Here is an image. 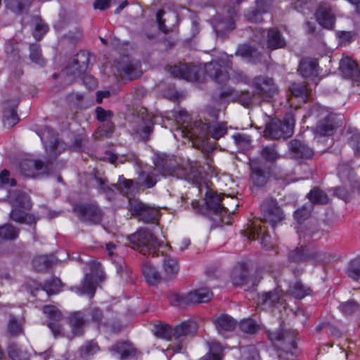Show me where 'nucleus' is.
Returning <instances> with one entry per match:
<instances>
[{"label":"nucleus","mask_w":360,"mask_h":360,"mask_svg":"<svg viewBox=\"0 0 360 360\" xmlns=\"http://www.w3.org/2000/svg\"><path fill=\"white\" fill-rule=\"evenodd\" d=\"M7 329L12 336H17L22 331V324L14 317H11L8 323Z\"/></svg>","instance_id":"obj_59"},{"label":"nucleus","mask_w":360,"mask_h":360,"mask_svg":"<svg viewBox=\"0 0 360 360\" xmlns=\"http://www.w3.org/2000/svg\"><path fill=\"white\" fill-rule=\"evenodd\" d=\"M286 292L297 299H302L310 293L311 289L300 281H296L289 285Z\"/></svg>","instance_id":"obj_37"},{"label":"nucleus","mask_w":360,"mask_h":360,"mask_svg":"<svg viewBox=\"0 0 360 360\" xmlns=\"http://www.w3.org/2000/svg\"><path fill=\"white\" fill-rule=\"evenodd\" d=\"M8 354L12 360H29L30 358L28 352L22 350L15 344H11L8 346Z\"/></svg>","instance_id":"obj_42"},{"label":"nucleus","mask_w":360,"mask_h":360,"mask_svg":"<svg viewBox=\"0 0 360 360\" xmlns=\"http://www.w3.org/2000/svg\"><path fill=\"white\" fill-rule=\"evenodd\" d=\"M212 296L213 294L209 288H202L186 295L172 294L169 301L173 306L183 307L188 304L207 302L212 299Z\"/></svg>","instance_id":"obj_8"},{"label":"nucleus","mask_w":360,"mask_h":360,"mask_svg":"<svg viewBox=\"0 0 360 360\" xmlns=\"http://www.w3.org/2000/svg\"><path fill=\"white\" fill-rule=\"evenodd\" d=\"M30 58L31 60L37 64L42 65L44 60L41 58L40 47L39 44H34L30 46Z\"/></svg>","instance_id":"obj_60"},{"label":"nucleus","mask_w":360,"mask_h":360,"mask_svg":"<svg viewBox=\"0 0 360 360\" xmlns=\"http://www.w3.org/2000/svg\"><path fill=\"white\" fill-rule=\"evenodd\" d=\"M68 322L74 336H80L83 334L86 322L83 312L77 311L71 313L68 317Z\"/></svg>","instance_id":"obj_30"},{"label":"nucleus","mask_w":360,"mask_h":360,"mask_svg":"<svg viewBox=\"0 0 360 360\" xmlns=\"http://www.w3.org/2000/svg\"><path fill=\"white\" fill-rule=\"evenodd\" d=\"M99 350L97 342L91 340L87 342L81 348V354L82 356H91L96 354Z\"/></svg>","instance_id":"obj_62"},{"label":"nucleus","mask_w":360,"mask_h":360,"mask_svg":"<svg viewBox=\"0 0 360 360\" xmlns=\"http://www.w3.org/2000/svg\"><path fill=\"white\" fill-rule=\"evenodd\" d=\"M239 102L244 106H249L250 105L260 101L258 99L256 93L254 91L253 94L249 91L243 92L238 98Z\"/></svg>","instance_id":"obj_58"},{"label":"nucleus","mask_w":360,"mask_h":360,"mask_svg":"<svg viewBox=\"0 0 360 360\" xmlns=\"http://www.w3.org/2000/svg\"><path fill=\"white\" fill-rule=\"evenodd\" d=\"M291 94L301 99L303 103L307 102L308 98V92L305 85L302 84H292L290 87Z\"/></svg>","instance_id":"obj_48"},{"label":"nucleus","mask_w":360,"mask_h":360,"mask_svg":"<svg viewBox=\"0 0 360 360\" xmlns=\"http://www.w3.org/2000/svg\"><path fill=\"white\" fill-rule=\"evenodd\" d=\"M260 155L267 162H274L280 158L276 144L263 146L260 150Z\"/></svg>","instance_id":"obj_41"},{"label":"nucleus","mask_w":360,"mask_h":360,"mask_svg":"<svg viewBox=\"0 0 360 360\" xmlns=\"http://www.w3.org/2000/svg\"><path fill=\"white\" fill-rule=\"evenodd\" d=\"M231 278L235 285H243L249 283L250 274L245 264L236 266L231 272Z\"/></svg>","instance_id":"obj_31"},{"label":"nucleus","mask_w":360,"mask_h":360,"mask_svg":"<svg viewBox=\"0 0 360 360\" xmlns=\"http://www.w3.org/2000/svg\"><path fill=\"white\" fill-rule=\"evenodd\" d=\"M240 360H259V353L253 345L243 347L240 349Z\"/></svg>","instance_id":"obj_49"},{"label":"nucleus","mask_w":360,"mask_h":360,"mask_svg":"<svg viewBox=\"0 0 360 360\" xmlns=\"http://www.w3.org/2000/svg\"><path fill=\"white\" fill-rule=\"evenodd\" d=\"M283 296L284 292L282 289V285H280L273 291L262 294V295L259 297V300L262 304H265L269 307H273L276 304H283Z\"/></svg>","instance_id":"obj_29"},{"label":"nucleus","mask_w":360,"mask_h":360,"mask_svg":"<svg viewBox=\"0 0 360 360\" xmlns=\"http://www.w3.org/2000/svg\"><path fill=\"white\" fill-rule=\"evenodd\" d=\"M267 335L273 345L284 353L293 354L297 348V333L294 330H278L267 331Z\"/></svg>","instance_id":"obj_6"},{"label":"nucleus","mask_w":360,"mask_h":360,"mask_svg":"<svg viewBox=\"0 0 360 360\" xmlns=\"http://www.w3.org/2000/svg\"><path fill=\"white\" fill-rule=\"evenodd\" d=\"M261 210L263 218L253 222L248 237L251 240H259L262 246L269 250L273 244L271 237L266 233L265 224L269 223L274 229L276 224L283 219V214L277 205L276 201L271 198L264 201L261 205Z\"/></svg>","instance_id":"obj_1"},{"label":"nucleus","mask_w":360,"mask_h":360,"mask_svg":"<svg viewBox=\"0 0 360 360\" xmlns=\"http://www.w3.org/2000/svg\"><path fill=\"white\" fill-rule=\"evenodd\" d=\"M299 70L304 77L316 79L319 72L317 60L309 58L302 59L300 62Z\"/></svg>","instance_id":"obj_27"},{"label":"nucleus","mask_w":360,"mask_h":360,"mask_svg":"<svg viewBox=\"0 0 360 360\" xmlns=\"http://www.w3.org/2000/svg\"><path fill=\"white\" fill-rule=\"evenodd\" d=\"M232 56L224 54L217 60H212L205 65L207 74L219 84L226 83L229 79V69L231 68Z\"/></svg>","instance_id":"obj_7"},{"label":"nucleus","mask_w":360,"mask_h":360,"mask_svg":"<svg viewBox=\"0 0 360 360\" xmlns=\"http://www.w3.org/2000/svg\"><path fill=\"white\" fill-rule=\"evenodd\" d=\"M109 350L113 354H120L121 359H129L136 356L139 352L129 342H120L112 346Z\"/></svg>","instance_id":"obj_28"},{"label":"nucleus","mask_w":360,"mask_h":360,"mask_svg":"<svg viewBox=\"0 0 360 360\" xmlns=\"http://www.w3.org/2000/svg\"><path fill=\"white\" fill-rule=\"evenodd\" d=\"M20 172L26 177L36 178L48 173V166L41 160H25L20 162Z\"/></svg>","instance_id":"obj_17"},{"label":"nucleus","mask_w":360,"mask_h":360,"mask_svg":"<svg viewBox=\"0 0 360 360\" xmlns=\"http://www.w3.org/2000/svg\"><path fill=\"white\" fill-rule=\"evenodd\" d=\"M289 260L295 263L310 262L316 265L329 260V255L323 251L312 250H309L301 245L295 248L288 255Z\"/></svg>","instance_id":"obj_9"},{"label":"nucleus","mask_w":360,"mask_h":360,"mask_svg":"<svg viewBox=\"0 0 360 360\" xmlns=\"http://www.w3.org/2000/svg\"><path fill=\"white\" fill-rule=\"evenodd\" d=\"M116 68L121 77H126L129 80L138 77L141 74L140 64L128 59L123 58L121 62L117 63Z\"/></svg>","instance_id":"obj_23"},{"label":"nucleus","mask_w":360,"mask_h":360,"mask_svg":"<svg viewBox=\"0 0 360 360\" xmlns=\"http://www.w3.org/2000/svg\"><path fill=\"white\" fill-rule=\"evenodd\" d=\"M288 147L290 155L295 159H309L314 155V150L300 139H292Z\"/></svg>","instance_id":"obj_22"},{"label":"nucleus","mask_w":360,"mask_h":360,"mask_svg":"<svg viewBox=\"0 0 360 360\" xmlns=\"http://www.w3.org/2000/svg\"><path fill=\"white\" fill-rule=\"evenodd\" d=\"M240 330L245 333L254 334L259 330V326L251 319H245L239 323Z\"/></svg>","instance_id":"obj_51"},{"label":"nucleus","mask_w":360,"mask_h":360,"mask_svg":"<svg viewBox=\"0 0 360 360\" xmlns=\"http://www.w3.org/2000/svg\"><path fill=\"white\" fill-rule=\"evenodd\" d=\"M61 281L58 278H53L51 280L45 281L43 285V290L49 295L56 293L60 286Z\"/></svg>","instance_id":"obj_56"},{"label":"nucleus","mask_w":360,"mask_h":360,"mask_svg":"<svg viewBox=\"0 0 360 360\" xmlns=\"http://www.w3.org/2000/svg\"><path fill=\"white\" fill-rule=\"evenodd\" d=\"M18 234L19 229L10 224L0 226V238L4 240H15L18 237Z\"/></svg>","instance_id":"obj_44"},{"label":"nucleus","mask_w":360,"mask_h":360,"mask_svg":"<svg viewBox=\"0 0 360 360\" xmlns=\"http://www.w3.org/2000/svg\"><path fill=\"white\" fill-rule=\"evenodd\" d=\"M133 186V181L130 179H126L123 176H120L117 184H113L112 186L115 188L120 191L124 194H127L131 190Z\"/></svg>","instance_id":"obj_54"},{"label":"nucleus","mask_w":360,"mask_h":360,"mask_svg":"<svg viewBox=\"0 0 360 360\" xmlns=\"http://www.w3.org/2000/svg\"><path fill=\"white\" fill-rule=\"evenodd\" d=\"M15 207L29 210L31 207L30 197L24 192L15 191L10 193L8 196Z\"/></svg>","instance_id":"obj_33"},{"label":"nucleus","mask_w":360,"mask_h":360,"mask_svg":"<svg viewBox=\"0 0 360 360\" xmlns=\"http://www.w3.org/2000/svg\"><path fill=\"white\" fill-rule=\"evenodd\" d=\"M170 73L175 77L184 79L190 82H199L202 69L200 67L186 63H179V65L171 66Z\"/></svg>","instance_id":"obj_15"},{"label":"nucleus","mask_w":360,"mask_h":360,"mask_svg":"<svg viewBox=\"0 0 360 360\" xmlns=\"http://www.w3.org/2000/svg\"><path fill=\"white\" fill-rule=\"evenodd\" d=\"M222 197L212 191H208L205 195V202L208 207L215 214L222 217V212H233V209L221 205Z\"/></svg>","instance_id":"obj_25"},{"label":"nucleus","mask_w":360,"mask_h":360,"mask_svg":"<svg viewBox=\"0 0 360 360\" xmlns=\"http://www.w3.org/2000/svg\"><path fill=\"white\" fill-rule=\"evenodd\" d=\"M154 333L157 337L167 340H171L173 338V328L166 324L156 325Z\"/></svg>","instance_id":"obj_46"},{"label":"nucleus","mask_w":360,"mask_h":360,"mask_svg":"<svg viewBox=\"0 0 360 360\" xmlns=\"http://www.w3.org/2000/svg\"><path fill=\"white\" fill-rule=\"evenodd\" d=\"M153 117L149 115L137 117L136 120L132 124L133 134L142 140H146L153 130Z\"/></svg>","instance_id":"obj_18"},{"label":"nucleus","mask_w":360,"mask_h":360,"mask_svg":"<svg viewBox=\"0 0 360 360\" xmlns=\"http://www.w3.org/2000/svg\"><path fill=\"white\" fill-rule=\"evenodd\" d=\"M44 145L46 151L50 157H56L66 148L65 143L57 138L55 132L49 127H46L39 135Z\"/></svg>","instance_id":"obj_14"},{"label":"nucleus","mask_w":360,"mask_h":360,"mask_svg":"<svg viewBox=\"0 0 360 360\" xmlns=\"http://www.w3.org/2000/svg\"><path fill=\"white\" fill-rule=\"evenodd\" d=\"M252 85L260 101H270L278 93L274 82L268 77H256L252 81Z\"/></svg>","instance_id":"obj_11"},{"label":"nucleus","mask_w":360,"mask_h":360,"mask_svg":"<svg viewBox=\"0 0 360 360\" xmlns=\"http://www.w3.org/2000/svg\"><path fill=\"white\" fill-rule=\"evenodd\" d=\"M316 18L318 23L323 27L326 29L333 27L335 17L328 5H321L318 8L316 12Z\"/></svg>","instance_id":"obj_26"},{"label":"nucleus","mask_w":360,"mask_h":360,"mask_svg":"<svg viewBox=\"0 0 360 360\" xmlns=\"http://www.w3.org/2000/svg\"><path fill=\"white\" fill-rule=\"evenodd\" d=\"M132 248L144 255L158 256L160 248H167L148 229L141 228L129 236Z\"/></svg>","instance_id":"obj_3"},{"label":"nucleus","mask_w":360,"mask_h":360,"mask_svg":"<svg viewBox=\"0 0 360 360\" xmlns=\"http://www.w3.org/2000/svg\"><path fill=\"white\" fill-rule=\"evenodd\" d=\"M74 212L79 219L89 224H99L103 218V212L96 203H79L74 206Z\"/></svg>","instance_id":"obj_10"},{"label":"nucleus","mask_w":360,"mask_h":360,"mask_svg":"<svg viewBox=\"0 0 360 360\" xmlns=\"http://www.w3.org/2000/svg\"><path fill=\"white\" fill-rule=\"evenodd\" d=\"M310 201L316 204H326L328 202L327 194L319 188H314L308 194Z\"/></svg>","instance_id":"obj_45"},{"label":"nucleus","mask_w":360,"mask_h":360,"mask_svg":"<svg viewBox=\"0 0 360 360\" xmlns=\"http://www.w3.org/2000/svg\"><path fill=\"white\" fill-rule=\"evenodd\" d=\"M89 55L85 51H79L73 58L72 61L62 72V74L70 78L68 82H71L75 77L84 74L89 67Z\"/></svg>","instance_id":"obj_12"},{"label":"nucleus","mask_w":360,"mask_h":360,"mask_svg":"<svg viewBox=\"0 0 360 360\" xmlns=\"http://www.w3.org/2000/svg\"><path fill=\"white\" fill-rule=\"evenodd\" d=\"M338 174L343 184L347 185L348 183L350 190H347L345 186H338L333 189L335 196L347 202L360 194V181L355 179V175L350 168L339 165Z\"/></svg>","instance_id":"obj_4"},{"label":"nucleus","mask_w":360,"mask_h":360,"mask_svg":"<svg viewBox=\"0 0 360 360\" xmlns=\"http://www.w3.org/2000/svg\"><path fill=\"white\" fill-rule=\"evenodd\" d=\"M340 70L343 76L350 79L356 86H360V70L357 64L349 57L343 58L340 62Z\"/></svg>","instance_id":"obj_19"},{"label":"nucleus","mask_w":360,"mask_h":360,"mask_svg":"<svg viewBox=\"0 0 360 360\" xmlns=\"http://www.w3.org/2000/svg\"><path fill=\"white\" fill-rule=\"evenodd\" d=\"M212 323L219 333L233 330L236 324V321L227 314H222L213 318Z\"/></svg>","instance_id":"obj_32"},{"label":"nucleus","mask_w":360,"mask_h":360,"mask_svg":"<svg viewBox=\"0 0 360 360\" xmlns=\"http://www.w3.org/2000/svg\"><path fill=\"white\" fill-rule=\"evenodd\" d=\"M82 293L87 294L92 297L96 291V283L91 274H86L82 284Z\"/></svg>","instance_id":"obj_52"},{"label":"nucleus","mask_w":360,"mask_h":360,"mask_svg":"<svg viewBox=\"0 0 360 360\" xmlns=\"http://www.w3.org/2000/svg\"><path fill=\"white\" fill-rule=\"evenodd\" d=\"M197 330L194 323L184 322L173 328V338L179 339L194 333Z\"/></svg>","instance_id":"obj_39"},{"label":"nucleus","mask_w":360,"mask_h":360,"mask_svg":"<svg viewBox=\"0 0 360 360\" xmlns=\"http://www.w3.org/2000/svg\"><path fill=\"white\" fill-rule=\"evenodd\" d=\"M295 126L294 115L289 112L285 115L283 121L274 119L266 126L264 136L266 139H286L293 134Z\"/></svg>","instance_id":"obj_5"},{"label":"nucleus","mask_w":360,"mask_h":360,"mask_svg":"<svg viewBox=\"0 0 360 360\" xmlns=\"http://www.w3.org/2000/svg\"><path fill=\"white\" fill-rule=\"evenodd\" d=\"M250 179L257 186H263L268 180V174L258 166L251 165Z\"/></svg>","instance_id":"obj_38"},{"label":"nucleus","mask_w":360,"mask_h":360,"mask_svg":"<svg viewBox=\"0 0 360 360\" xmlns=\"http://www.w3.org/2000/svg\"><path fill=\"white\" fill-rule=\"evenodd\" d=\"M34 36L37 39H40L42 35L48 31L49 27L39 18H34Z\"/></svg>","instance_id":"obj_61"},{"label":"nucleus","mask_w":360,"mask_h":360,"mask_svg":"<svg viewBox=\"0 0 360 360\" xmlns=\"http://www.w3.org/2000/svg\"><path fill=\"white\" fill-rule=\"evenodd\" d=\"M31 0H5L6 6L15 13H20L30 5Z\"/></svg>","instance_id":"obj_50"},{"label":"nucleus","mask_w":360,"mask_h":360,"mask_svg":"<svg viewBox=\"0 0 360 360\" xmlns=\"http://www.w3.org/2000/svg\"><path fill=\"white\" fill-rule=\"evenodd\" d=\"M347 275L354 279L360 278V257H357L352 260L346 270Z\"/></svg>","instance_id":"obj_47"},{"label":"nucleus","mask_w":360,"mask_h":360,"mask_svg":"<svg viewBox=\"0 0 360 360\" xmlns=\"http://www.w3.org/2000/svg\"><path fill=\"white\" fill-rule=\"evenodd\" d=\"M235 54L245 58H251L257 55V51L248 44L240 45Z\"/></svg>","instance_id":"obj_55"},{"label":"nucleus","mask_w":360,"mask_h":360,"mask_svg":"<svg viewBox=\"0 0 360 360\" xmlns=\"http://www.w3.org/2000/svg\"><path fill=\"white\" fill-rule=\"evenodd\" d=\"M10 218L17 223L28 225L35 224L37 221L34 215L26 212L20 207L13 208L10 213Z\"/></svg>","instance_id":"obj_34"},{"label":"nucleus","mask_w":360,"mask_h":360,"mask_svg":"<svg viewBox=\"0 0 360 360\" xmlns=\"http://www.w3.org/2000/svg\"><path fill=\"white\" fill-rule=\"evenodd\" d=\"M18 102L13 101L9 108H6L4 111L3 123L5 127L11 128L16 124L19 118L16 112V108L18 107Z\"/></svg>","instance_id":"obj_35"},{"label":"nucleus","mask_w":360,"mask_h":360,"mask_svg":"<svg viewBox=\"0 0 360 360\" xmlns=\"http://www.w3.org/2000/svg\"><path fill=\"white\" fill-rule=\"evenodd\" d=\"M260 34L263 37H266L267 47L271 50L282 49L285 46V39L276 28H271L266 31L262 30L260 32Z\"/></svg>","instance_id":"obj_24"},{"label":"nucleus","mask_w":360,"mask_h":360,"mask_svg":"<svg viewBox=\"0 0 360 360\" xmlns=\"http://www.w3.org/2000/svg\"><path fill=\"white\" fill-rule=\"evenodd\" d=\"M263 13L264 12H261L257 9L251 8L246 12L245 17L247 19V20L251 22L258 23L262 21Z\"/></svg>","instance_id":"obj_63"},{"label":"nucleus","mask_w":360,"mask_h":360,"mask_svg":"<svg viewBox=\"0 0 360 360\" xmlns=\"http://www.w3.org/2000/svg\"><path fill=\"white\" fill-rule=\"evenodd\" d=\"M322 117L316 127V133L321 136H331L338 124L335 121V115L323 110L321 113L317 114Z\"/></svg>","instance_id":"obj_20"},{"label":"nucleus","mask_w":360,"mask_h":360,"mask_svg":"<svg viewBox=\"0 0 360 360\" xmlns=\"http://www.w3.org/2000/svg\"><path fill=\"white\" fill-rule=\"evenodd\" d=\"M43 312L50 319L48 323L49 328L51 330L53 335L55 338L60 335L62 333L63 328L60 324V321L63 319V315L60 310L53 305H46L43 307Z\"/></svg>","instance_id":"obj_21"},{"label":"nucleus","mask_w":360,"mask_h":360,"mask_svg":"<svg viewBox=\"0 0 360 360\" xmlns=\"http://www.w3.org/2000/svg\"><path fill=\"white\" fill-rule=\"evenodd\" d=\"M96 184H98V189L105 193L106 197L111 200L114 195L115 190H117L112 186V184L110 186L105 181L96 178Z\"/></svg>","instance_id":"obj_57"},{"label":"nucleus","mask_w":360,"mask_h":360,"mask_svg":"<svg viewBox=\"0 0 360 360\" xmlns=\"http://www.w3.org/2000/svg\"><path fill=\"white\" fill-rule=\"evenodd\" d=\"M143 274L150 285H155L160 281V275L155 268L150 264L146 263L142 267Z\"/></svg>","instance_id":"obj_40"},{"label":"nucleus","mask_w":360,"mask_h":360,"mask_svg":"<svg viewBox=\"0 0 360 360\" xmlns=\"http://www.w3.org/2000/svg\"><path fill=\"white\" fill-rule=\"evenodd\" d=\"M163 269L167 276H172L176 275L179 270V266L176 258L172 257H165L163 260Z\"/></svg>","instance_id":"obj_43"},{"label":"nucleus","mask_w":360,"mask_h":360,"mask_svg":"<svg viewBox=\"0 0 360 360\" xmlns=\"http://www.w3.org/2000/svg\"><path fill=\"white\" fill-rule=\"evenodd\" d=\"M56 259L54 255H39L32 260V266L37 271H41L55 264Z\"/></svg>","instance_id":"obj_36"},{"label":"nucleus","mask_w":360,"mask_h":360,"mask_svg":"<svg viewBox=\"0 0 360 360\" xmlns=\"http://www.w3.org/2000/svg\"><path fill=\"white\" fill-rule=\"evenodd\" d=\"M340 308L342 313L349 315L359 309V304L354 300H349L341 304Z\"/></svg>","instance_id":"obj_64"},{"label":"nucleus","mask_w":360,"mask_h":360,"mask_svg":"<svg viewBox=\"0 0 360 360\" xmlns=\"http://www.w3.org/2000/svg\"><path fill=\"white\" fill-rule=\"evenodd\" d=\"M202 169L197 162L190 163L186 167H179L177 168L174 171V174L168 173V174H175L178 178L184 179L200 187L202 183L206 184V175L202 172Z\"/></svg>","instance_id":"obj_13"},{"label":"nucleus","mask_w":360,"mask_h":360,"mask_svg":"<svg viewBox=\"0 0 360 360\" xmlns=\"http://www.w3.org/2000/svg\"><path fill=\"white\" fill-rule=\"evenodd\" d=\"M186 137L191 139H198L202 143L209 137L218 140L224 136L226 132L225 123H211L207 119L195 120L190 125L185 127L182 131Z\"/></svg>","instance_id":"obj_2"},{"label":"nucleus","mask_w":360,"mask_h":360,"mask_svg":"<svg viewBox=\"0 0 360 360\" xmlns=\"http://www.w3.org/2000/svg\"><path fill=\"white\" fill-rule=\"evenodd\" d=\"M129 210L145 222H154L158 220L159 211L150 207L137 200H129Z\"/></svg>","instance_id":"obj_16"},{"label":"nucleus","mask_w":360,"mask_h":360,"mask_svg":"<svg viewBox=\"0 0 360 360\" xmlns=\"http://www.w3.org/2000/svg\"><path fill=\"white\" fill-rule=\"evenodd\" d=\"M222 347L218 342H213L210 345V352L205 357V360H221Z\"/></svg>","instance_id":"obj_53"}]
</instances>
